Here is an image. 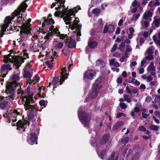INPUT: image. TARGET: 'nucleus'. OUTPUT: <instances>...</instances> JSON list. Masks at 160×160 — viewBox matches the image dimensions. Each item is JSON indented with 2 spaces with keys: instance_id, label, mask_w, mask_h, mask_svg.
Segmentation results:
<instances>
[{
  "instance_id": "obj_1",
  "label": "nucleus",
  "mask_w": 160,
  "mask_h": 160,
  "mask_svg": "<svg viewBox=\"0 0 160 160\" xmlns=\"http://www.w3.org/2000/svg\"><path fill=\"white\" fill-rule=\"evenodd\" d=\"M56 2L53 3L51 6V8L57 6L55 9L58 12H56L54 14L55 17H60L63 18L66 24H69L71 22L72 18L75 16V13H77L78 10L81 9L80 6H77L76 7L68 10L65 8L64 5L65 0H56Z\"/></svg>"
},
{
  "instance_id": "obj_2",
  "label": "nucleus",
  "mask_w": 160,
  "mask_h": 160,
  "mask_svg": "<svg viewBox=\"0 0 160 160\" xmlns=\"http://www.w3.org/2000/svg\"><path fill=\"white\" fill-rule=\"evenodd\" d=\"M28 0H25L19 6L18 8L13 13L12 16L11 17L10 16L7 17L5 20H4V24L1 26V29L0 32V37H2L4 32L5 31L6 29L8 27L9 28L8 30L9 29L10 30H14L12 26L11 25L12 23L11 22L12 21L13 19L15 16H17L19 15L21 12H24L28 7L27 4H26V2Z\"/></svg>"
},
{
  "instance_id": "obj_3",
  "label": "nucleus",
  "mask_w": 160,
  "mask_h": 160,
  "mask_svg": "<svg viewBox=\"0 0 160 160\" xmlns=\"http://www.w3.org/2000/svg\"><path fill=\"white\" fill-rule=\"evenodd\" d=\"M20 52H17V54H19ZM20 56L19 55L17 56L15 55L13 56L11 55L12 53H9L8 55L4 56V62H8L13 63V64L17 66V68H18L20 66L21 64L23 62L24 60L26 58H28V54L25 51H23Z\"/></svg>"
},
{
  "instance_id": "obj_4",
  "label": "nucleus",
  "mask_w": 160,
  "mask_h": 160,
  "mask_svg": "<svg viewBox=\"0 0 160 160\" xmlns=\"http://www.w3.org/2000/svg\"><path fill=\"white\" fill-rule=\"evenodd\" d=\"M6 93L8 95L5 97H1L0 98V108L2 109L5 108L8 105H10L15 98V92L13 90H10L6 89L5 91Z\"/></svg>"
},
{
  "instance_id": "obj_5",
  "label": "nucleus",
  "mask_w": 160,
  "mask_h": 160,
  "mask_svg": "<svg viewBox=\"0 0 160 160\" xmlns=\"http://www.w3.org/2000/svg\"><path fill=\"white\" fill-rule=\"evenodd\" d=\"M31 21V19L29 18L28 19L27 23L22 25L21 26H19L21 28L20 33L22 41L25 40L30 32L31 29L30 28L31 26L30 23Z\"/></svg>"
},
{
  "instance_id": "obj_6",
  "label": "nucleus",
  "mask_w": 160,
  "mask_h": 160,
  "mask_svg": "<svg viewBox=\"0 0 160 160\" xmlns=\"http://www.w3.org/2000/svg\"><path fill=\"white\" fill-rule=\"evenodd\" d=\"M83 107H80L78 111V117L82 124L85 127H88L89 125L90 118L88 114L83 110Z\"/></svg>"
},
{
  "instance_id": "obj_7",
  "label": "nucleus",
  "mask_w": 160,
  "mask_h": 160,
  "mask_svg": "<svg viewBox=\"0 0 160 160\" xmlns=\"http://www.w3.org/2000/svg\"><path fill=\"white\" fill-rule=\"evenodd\" d=\"M20 114L19 112L16 110L9 109L7 110L5 114L3 115L5 118H7V122L10 123L11 122H14L17 121L18 115Z\"/></svg>"
},
{
  "instance_id": "obj_8",
  "label": "nucleus",
  "mask_w": 160,
  "mask_h": 160,
  "mask_svg": "<svg viewBox=\"0 0 160 160\" xmlns=\"http://www.w3.org/2000/svg\"><path fill=\"white\" fill-rule=\"evenodd\" d=\"M18 73L14 74L12 77V81L10 82H8L6 86V89H8L10 90H13L15 92V89L17 86H18L20 80V72L18 70Z\"/></svg>"
},
{
  "instance_id": "obj_9",
  "label": "nucleus",
  "mask_w": 160,
  "mask_h": 160,
  "mask_svg": "<svg viewBox=\"0 0 160 160\" xmlns=\"http://www.w3.org/2000/svg\"><path fill=\"white\" fill-rule=\"evenodd\" d=\"M22 100L25 102L24 106L25 110H30L31 111H32L35 109L34 106L30 104V103H33L34 102L33 99L32 95L22 97Z\"/></svg>"
},
{
  "instance_id": "obj_10",
  "label": "nucleus",
  "mask_w": 160,
  "mask_h": 160,
  "mask_svg": "<svg viewBox=\"0 0 160 160\" xmlns=\"http://www.w3.org/2000/svg\"><path fill=\"white\" fill-rule=\"evenodd\" d=\"M54 26L52 25L49 28V31H51L50 32H48V34L45 37V38L48 40L50 37L53 35L59 37L60 39H66L67 38V36L66 35L64 34H61L60 32L59 31L58 29L57 28H53Z\"/></svg>"
},
{
  "instance_id": "obj_11",
  "label": "nucleus",
  "mask_w": 160,
  "mask_h": 160,
  "mask_svg": "<svg viewBox=\"0 0 160 160\" xmlns=\"http://www.w3.org/2000/svg\"><path fill=\"white\" fill-rule=\"evenodd\" d=\"M74 18V20L73 21V23L71 26V28L72 30L76 29L75 31H74L73 32L75 33L76 36L77 37V40L79 41V37H78L81 35L80 29L82 25L78 24L79 22V20L78 18Z\"/></svg>"
},
{
  "instance_id": "obj_12",
  "label": "nucleus",
  "mask_w": 160,
  "mask_h": 160,
  "mask_svg": "<svg viewBox=\"0 0 160 160\" xmlns=\"http://www.w3.org/2000/svg\"><path fill=\"white\" fill-rule=\"evenodd\" d=\"M99 80V79H98L96 80L93 84L92 90L89 94V96L91 98L96 97L98 94V91L102 87L101 84L98 83V81Z\"/></svg>"
},
{
  "instance_id": "obj_13",
  "label": "nucleus",
  "mask_w": 160,
  "mask_h": 160,
  "mask_svg": "<svg viewBox=\"0 0 160 160\" xmlns=\"http://www.w3.org/2000/svg\"><path fill=\"white\" fill-rule=\"evenodd\" d=\"M96 73L94 70L89 69L86 71L84 74V78L89 80H92L95 76Z\"/></svg>"
},
{
  "instance_id": "obj_14",
  "label": "nucleus",
  "mask_w": 160,
  "mask_h": 160,
  "mask_svg": "<svg viewBox=\"0 0 160 160\" xmlns=\"http://www.w3.org/2000/svg\"><path fill=\"white\" fill-rule=\"evenodd\" d=\"M16 124L18 129L19 130H21V129H22L23 131H25V128L26 127L27 125L29 124V122L28 121L24 120L23 121L19 120Z\"/></svg>"
},
{
  "instance_id": "obj_15",
  "label": "nucleus",
  "mask_w": 160,
  "mask_h": 160,
  "mask_svg": "<svg viewBox=\"0 0 160 160\" xmlns=\"http://www.w3.org/2000/svg\"><path fill=\"white\" fill-rule=\"evenodd\" d=\"M65 43L66 44L68 43V47L69 48H74L76 46V42L72 37L67 38L65 40Z\"/></svg>"
},
{
  "instance_id": "obj_16",
  "label": "nucleus",
  "mask_w": 160,
  "mask_h": 160,
  "mask_svg": "<svg viewBox=\"0 0 160 160\" xmlns=\"http://www.w3.org/2000/svg\"><path fill=\"white\" fill-rule=\"evenodd\" d=\"M102 148V145H100L99 147L97 145L96 146V149L97 152L98 154V156L102 159H105L106 157L107 153V152L106 150H104L102 152L100 155H99V149L101 150Z\"/></svg>"
},
{
  "instance_id": "obj_17",
  "label": "nucleus",
  "mask_w": 160,
  "mask_h": 160,
  "mask_svg": "<svg viewBox=\"0 0 160 160\" xmlns=\"http://www.w3.org/2000/svg\"><path fill=\"white\" fill-rule=\"evenodd\" d=\"M62 72L61 74V79L60 80V84L61 85L65 80L68 78V74L65 72H66V68L64 67L61 69Z\"/></svg>"
},
{
  "instance_id": "obj_18",
  "label": "nucleus",
  "mask_w": 160,
  "mask_h": 160,
  "mask_svg": "<svg viewBox=\"0 0 160 160\" xmlns=\"http://www.w3.org/2000/svg\"><path fill=\"white\" fill-rule=\"evenodd\" d=\"M12 69V68L9 64H4L1 67L0 69L1 73L3 74L2 76L4 78L6 76V74L7 73V72H6V73H4L5 72L6 70H10Z\"/></svg>"
},
{
  "instance_id": "obj_19",
  "label": "nucleus",
  "mask_w": 160,
  "mask_h": 160,
  "mask_svg": "<svg viewBox=\"0 0 160 160\" xmlns=\"http://www.w3.org/2000/svg\"><path fill=\"white\" fill-rule=\"evenodd\" d=\"M114 30L115 27L112 24H109L108 25H105L104 28L103 32L111 33L114 31Z\"/></svg>"
},
{
  "instance_id": "obj_20",
  "label": "nucleus",
  "mask_w": 160,
  "mask_h": 160,
  "mask_svg": "<svg viewBox=\"0 0 160 160\" xmlns=\"http://www.w3.org/2000/svg\"><path fill=\"white\" fill-rule=\"evenodd\" d=\"M37 139V137L35 133H31L30 137L28 139L27 141L28 143L30 145H33Z\"/></svg>"
},
{
  "instance_id": "obj_21",
  "label": "nucleus",
  "mask_w": 160,
  "mask_h": 160,
  "mask_svg": "<svg viewBox=\"0 0 160 160\" xmlns=\"http://www.w3.org/2000/svg\"><path fill=\"white\" fill-rule=\"evenodd\" d=\"M25 19L24 18H22V17H19L17 18V23L16 24V25L14 24L13 25V28L14 30H17V25H18V26H19V25L21 24L20 26H21L23 24H25L27 23L28 20L26 22H25V23H23Z\"/></svg>"
},
{
  "instance_id": "obj_22",
  "label": "nucleus",
  "mask_w": 160,
  "mask_h": 160,
  "mask_svg": "<svg viewBox=\"0 0 160 160\" xmlns=\"http://www.w3.org/2000/svg\"><path fill=\"white\" fill-rule=\"evenodd\" d=\"M52 15L49 14L48 15V18L45 20L44 22L42 23L43 26L49 25L50 24L54 23V20L51 18Z\"/></svg>"
},
{
  "instance_id": "obj_23",
  "label": "nucleus",
  "mask_w": 160,
  "mask_h": 160,
  "mask_svg": "<svg viewBox=\"0 0 160 160\" xmlns=\"http://www.w3.org/2000/svg\"><path fill=\"white\" fill-rule=\"evenodd\" d=\"M53 47L56 49H61L63 46V43L61 42H58L57 41L53 42Z\"/></svg>"
},
{
  "instance_id": "obj_24",
  "label": "nucleus",
  "mask_w": 160,
  "mask_h": 160,
  "mask_svg": "<svg viewBox=\"0 0 160 160\" xmlns=\"http://www.w3.org/2000/svg\"><path fill=\"white\" fill-rule=\"evenodd\" d=\"M39 80V77L37 75H36L32 80H31V79H30L28 81H27V82L28 84H34L36 82H38Z\"/></svg>"
},
{
  "instance_id": "obj_25",
  "label": "nucleus",
  "mask_w": 160,
  "mask_h": 160,
  "mask_svg": "<svg viewBox=\"0 0 160 160\" xmlns=\"http://www.w3.org/2000/svg\"><path fill=\"white\" fill-rule=\"evenodd\" d=\"M153 11H147L144 13L142 18L145 20H148L149 18L151 17L152 15Z\"/></svg>"
},
{
  "instance_id": "obj_26",
  "label": "nucleus",
  "mask_w": 160,
  "mask_h": 160,
  "mask_svg": "<svg viewBox=\"0 0 160 160\" xmlns=\"http://www.w3.org/2000/svg\"><path fill=\"white\" fill-rule=\"evenodd\" d=\"M118 157L117 154L114 152H112L110 154V156L106 160H118Z\"/></svg>"
},
{
  "instance_id": "obj_27",
  "label": "nucleus",
  "mask_w": 160,
  "mask_h": 160,
  "mask_svg": "<svg viewBox=\"0 0 160 160\" xmlns=\"http://www.w3.org/2000/svg\"><path fill=\"white\" fill-rule=\"evenodd\" d=\"M109 137L110 135L109 134L105 135L100 140V143L102 144H105L108 141Z\"/></svg>"
},
{
  "instance_id": "obj_28",
  "label": "nucleus",
  "mask_w": 160,
  "mask_h": 160,
  "mask_svg": "<svg viewBox=\"0 0 160 160\" xmlns=\"http://www.w3.org/2000/svg\"><path fill=\"white\" fill-rule=\"evenodd\" d=\"M146 20L142 18L141 21V23L142 27V28H141V29L144 28H147L149 25V22Z\"/></svg>"
},
{
  "instance_id": "obj_29",
  "label": "nucleus",
  "mask_w": 160,
  "mask_h": 160,
  "mask_svg": "<svg viewBox=\"0 0 160 160\" xmlns=\"http://www.w3.org/2000/svg\"><path fill=\"white\" fill-rule=\"evenodd\" d=\"M32 71H23V75L24 78H31L32 75Z\"/></svg>"
},
{
  "instance_id": "obj_30",
  "label": "nucleus",
  "mask_w": 160,
  "mask_h": 160,
  "mask_svg": "<svg viewBox=\"0 0 160 160\" xmlns=\"http://www.w3.org/2000/svg\"><path fill=\"white\" fill-rule=\"evenodd\" d=\"M109 65L110 66L113 65L116 67H118L119 66V63L116 61V60L114 58H112L109 61Z\"/></svg>"
},
{
  "instance_id": "obj_31",
  "label": "nucleus",
  "mask_w": 160,
  "mask_h": 160,
  "mask_svg": "<svg viewBox=\"0 0 160 160\" xmlns=\"http://www.w3.org/2000/svg\"><path fill=\"white\" fill-rule=\"evenodd\" d=\"M152 98L154 100L152 101V103H155L156 102H160V96L158 95L153 94L152 95Z\"/></svg>"
},
{
  "instance_id": "obj_32",
  "label": "nucleus",
  "mask_w": 160,
  "mask_h": 160,
  "mask_svg": "<svg viewBox=\"0 0 160 160\" xmlns=\"http://www.w3.org/2000/svg\"><path fill=\"white\" fill-rule=\"evenodd\" d=\"M97 65L100 68H104L105 65V62L101 60H98L96 62Z\"/></svg>"
},
{
  "instance_id": "obj_33",
  "label": "nucleus",
  "mask_w": 160,
  "mask_h": 160,
  "mask_svg": "<svg viewBox=\"0 0 160 160\" xmlns=\"http://www.w3.org/2000/svg\"><path fill=\"white\" fill-rule=\"evenodd\" d=\"M154 65V62H151L150 65L147 68V71H156L155 67Z\"/></svg>"
},
{
  "instance_id": "obj_34",
  "label": "nucleus",
  "mask_w": 160,
  "mask_h": 160,
  "mask_svg": "<svg viewBox=\"0 0 160 160\" xmlns=\"http://www.w3.org/2000/svg\"><path fill=\"white\" fill-rule=\"evenodd\" d=\"M88 45L91 48H94L97 47L98 43L96 42L91 41L88 42Z\"/></svg>"
},
{
  "instance_id": "obj_35",
  "label": "nucleus",
  "mask_w": 160,
  "mask_h": 160,
  "mask_svg": "<svg viewBox=\"0 0 160 160\" xmlns=\"http://www.w3.org/2000/svg\"><path fill=\"white\" fill-rule=\"evenodd\" d=\"M148 9L150 11H153L154 9V7L155 6V2H153L152 1H151L148 3Z\"/></svg>"
},
{
  "instance_id": "obj_36",
  "label": "nucleus",
  "mask_w": 160,
  "mask_h": 160,
  "mask_svg": "<svg viewBox=\"0 0 160 160\" xmlns=\"http://www.w3.org/2000/svg\"><path fill=\"white\" fill-rule=\"evenodd\" d=\"M156 45L160 47V39H158L156 35H154L152 37Z\"/></svg>"
},
{
  "instance_id": "obj_37",
  "label": "nucleus",
  "mask_w": 160,
  "mask_h": 160,
  "mask_svg": "<svg viewBox=\"0 0 160 160\" xmlns=\"http://www.w3.org/2000/svg\"><path fill=\"white\" fill-rule=\"evenodd\" d=\"M32 70V68L31 65L29 63H27L23 69V71H27L31 72Z\"/></svg>"
},
{
  "instance_id": "obj_38",
  "label": "nucleus",
  "mask_w": 160,
  "mask_h": 160,
  "mask_svg": "<svg viewBox=\"0 0 160 160\" xmlns=\"http://www.w3.org/2000/svg\"><path fill=\"white\" fill-rule=\"evenodd\" d=\"M123 125V123L122 122H119L116 123L114 126L113 129L114 130L118 128Z\"/></svg>"
},
{
  "instance_id": "obj_39",
  "label": "nucleus",
  "mask_w": 160,
  "mask_h": 160,
  "mask_svg": "<svg viewBox=\"0 0 160 160\" xmlns=\"http://www.w3.org/2000/svg\"><path fill=\"white\" fill-rule=\"evenodd\" d=\"M49 61H49H47L46 62L45 64L47 66H48V68H51L53 66L52 63V62L53 61V58L51 56V57Z\"/></svg>"
},
{
  "instance_id": "obj_40",
  "label": "nucleus",
  "mask_w": 160,
  "mask_h": 160,
  "mask_svg": "<svg viewBox=\"0 0 160 160\" xmlns=\"http://www.w3.org/2000/svg\"><path fill=\"white\" fill-rule=\"evenodd\" d=\"M59 81V79L58 77H57L53 78L52 81V84L53 86V89L57 87L56 86V84Z\"/></svg>"
},
{
  "instance_id": "obj_41",
  "label": "nucleus",
  "mask_w": 160,
  "mask_h": 160,
  "mask_svg": "<svg viewBox=\"0 0 160 160\" xmlns=\"http://www.w3.org/2000/svg\"><path fill=\"white\" fill-rule=\"evenodd\" d=\"M125 46V44L123 42H121L120 45L118 48V49L121 51L122 52L124 50V48Z\"/></svg>"
},
{
  "instance_id": "obj_42",
  "label": "nucleus",
  "mask_w": 160,
  "mask_h": 160,
  "mask_svg": "<svg viewBox=\"0 0 160 160\" xmlns=\"http://www.w3.org/2000/svg\"><path fill=\"white\" fill-rule=\"evenodd\" d=\"M139 153H136L133 155L132 160H138L139 158Z\"/></svg>"
},
{
  "instance_id": "obj_43",
  "label": "nucleus",
  "mask_w": 160,
  "mask_h": 160,
  "mask_svg": "<svg viewBox=\"0 0 160 160\" xmlns=\"http://www.w3.org/2000/svg\"><path fill=\"white\" fill-rule=\"evenodd\" d=\"M142 34V36L145 38H147L148 36V32L145 31L144 32H141L138 34V38L140 37V35Z\"/></svg>"
},
{
  "instance_id": "obj_44",
  "label": "nucleus",
  "mask_w": 160,
  "mask_h": 160,
  "mask_svg": "<svg viewBox=\"0 0 160 160\" xmlns=\"http://www.w3.org/2000/svg\"><path fill=\"white\" fill-rule=\"evenodd\" d=\"M21 84H19L18 86H17V87H19V88L18 89V93L19 94H21L22 95L24 93V92L23 90H22L21 88Z\"/></svg>"
},
{
  "instance_id": "obj_45",
  "label": "nucleus",
  "mask_w": 160,
  "mask_h": 160,
  "mask_svg": "<svg viewBox=\"0 0 160 160\" xmlns=\"http://www.w3.org/2000/svg\"><path fill=\"white\" fill-rule=\"evenodd\" d=\"M154 23L157 27L160 25V18L156 19L154 20Z\"/></svg>"
},
{
  "instance_id": "obj_46",
  "label": "nucleus",
  "mask_w": 160,
  "mask_h": 160,
  "mask_svg": "<svg viewBox=\"0 0 160 160\" xmlns=\"http://www.w3.org/2000/svg\"><path fill=\"white\" fill-rule=\"evenodd\" d=\"M158 127L156 125H151L150 126V128L154 131H158Z\"/></svg>"
},
{
  "instance_id": "obj_47",
  "label": "nucleus",
  "mask_w": 160,
  "mask_h": 160,
  "mask_svg": "<svg viewBox=\"0 0 160 160\" xmlns=\"http://www.w3.org/2000/svg\"><path fill=\"white\" fill-rule=\"evenodd\" d=\"M92 12L94 14H99L100 12V10L98 8H94L92 10Z\"/></svg>"
},
{
  "instance_id": "obj_48",
  "label": "nucleus",
  "mask_w": 160,
  "mask_h": 160,
  "mask_svg": "<svg viewBox=\"0 0 160 160\" xmlns=\"http://www.w3.org/2000/svg\"><path fill=\"white\" fill-rule=\"evenodd\" d=\"M140 3L139 2H137L136 0L134 1L132 3V7H137L140 5Z\"/></svg>"
},
{
  "instance_id": "obj_49",
  "label": "nucleus",
  "mask_w": 160,
  "mask_h": 160,
  "mask_svg": "<svg viewBox=\"0 0 160 160\" xmlns=\"http://www.w3.org/2000/svg\"><path fill=\"white\" fill-rule=\"evenodd\" d=\"M138 130L141 132H145L146 131V128L142 125H140L138 128Z\"/></svg>"
},
{
  "instance_id": "obj_50",
  "label": "nucleus",
  "mask_w": 160,
  "mask_h": 160,
  "mask_svg": "<svg viewBox=\"0 0 160 160\" xmlns=\"http://www.w3.org/2000/svg\"><path fill=\"white\" fill-rule=\"evenodd\" d=\"M145 57L146 59L148 60H151L153 59L154 56L152 54L147 55Z\"/></svg>"
},
{
  "instance_id": "obj_51",
  "label": "nucleus",
  "mask_w": 160,
  "mask_h": 160,
  "mask_svg": "<svg viewBox=\"0 0 160 160\" xmlns=\"http://www.w3.org/2000/svg\"><path fill=\"white\" fill-rule=\"evenodd\" d=\"M118 46V45L117 43L114 44L113 47L111 48V52H115Z\"/></svg>"
},
{
  "instance_id": "obj_52",
  "label": "nucleus",
  "mask_w": 160,
  "mask_h": 160,
  "mask_svg": "<svg viewBox=\"0 0 160 160\" xmlns=\"http://www.w3.org/2000/svg\"><path fill=\"white\" fill-rule=\"evenodd\" d=\"M108 4L107 3H103L101 5V9L102 10H104L108 7Z\"/></svg>"
},
{
  "instance_id": "obj_53",
  "label": "nucleus",
  "mask_w": 160,
  "mask_h": 160,
  "mask_svg": "<svg viewBox=\"0 0 160 160\" xmlns=\"http://www.w3.org/2000/svg\"><path fill=\"white\" fill-rule=\"evenodd\" d=\"M126 52H131L132 51V48L129 45H127L126 46Z\"/></svg>"
},
{
  "instance_id": "obj_54",
  "label": "nucleus",
  "mask_w": 160,
  "mask_h": 160,
  "mask_svg": "<svg viewBox=\"0 0 160 160\" xmlns=\"http://www.w3.org/2000/svg\"><path fill=\"white\" fill-rule=\"evenodd\" d=\"M123 97L125 98V101H126L128 103H130L131 102V99L128 97L127 95H124Z\"/></svg>"
},
{
  "instance_id": "obj_55",
  "label": "nucleus",
  "mask_w": 160,
  "mask_h": 160,
  "mask_svg": "<svg viewBox=\"0 0 160 160\" xmlns=\"http://www.w3.org/2000/svg\"><path fill=\"white\" fill-rule=\"evenodd\" d=\"M153 53V50L151 48H148L146 52V54L147 55L152 54Z\"/></svg>"
},
{
  "instance_id": "obj_56",
  "label": "nucleus",
  "mask_w": 160,
  "mask_h": 160,
  "mask_svg": "<svg viewBox=\"0 0 160 160\" xmlns=\"http://www.w3.org/2000/svg\"><path fill=\"white\" fill-rule=\"evenodd\" d=\"M129 138L128 137H125L122 138V142L124 144L127 143L128 141Z\"/></svg>"
},
{
  "instance_id": "obj_57",
  "label": "nucleus",
  "mask_w": 160,
  "mask_h": 160,
  "mask_svg": "<svg viewBox=\"0 0 160 160\" xmlns=\"http://www.w3.org/2000/svg\"><path fill=\"white\" fill-rule=\"evenodd\" d=\"M121 108L122 109H124L127 108V106L124 102H121L120 104Z\"/></svg>"
},
{
  "instance_id": "obj_58",
  "label": "nucleus",
  "mask_w": 160,
  "mask_h": 160,
  "mask_svg": "<svg viewBox=\"0 0 160 160\" xmlns=\"http://www.w3.org/2000/svg\"><path fill=\"white\" fill-rule=\"evenodd\" d=\"M112 56L115 57L119 58L121 56V54L118 52H115L112 54Z\"/></svg>"
},
{
  "instance_id": "obj_59",
  "label": "nucleus",
  "mask_w": 160,
  "mask_h": 160,
  "mask_svg": "<svg viewBox=\"0 0 160 160\" xmlns=\"http://www.w3.org/2000/svg\"><path fill=\"white\" fill-rule=\"evenodd\" d=\"M138 72L140 74H142L144 72V69L143 68H138Z\"/></svg>"
},
{
  "instance_id": "obj_60",
  "label": "nucleus",
  "mask_w": 160,
  "mask_h": 160,
  "mask_svg": "<svg viewBox=\"0 0 160 160\" xmlns=\"http://www.w3.org/2000/svg\"><path fill=\"white\" fill-rule=\"evenodd\" d=\"M148 72L150 73V74L153 76H155L156 75V71H147Z\"/></svg>"
},
{
  "instance_id": "obj_61",
  "label": "nucleus",
  "mask_w": 160,
  "mask_h": 160,
  "mask_svg": "<svg viewBox=\"0 0 160 160\" xmlns=\"http://www.w3.org/2000/svg\"><path fill=\"white\" fill-rule=\"evenodd\" d=\"M142 117L144 118H147V117L149 116L148 114L144 112H142Z\"/></svg>"
},
{
  "instance_id": "obj_62",
  "label": "nucleus",
  "mask_w": 160,
  "mask_h": 160,
  "mask_svg": "<svg viewBox=\"0 0 160 160\" xmlns=\"http://www.w3.org/2000/svg\"><path fill=\"white\" fill-rule=\"evenodd\" d=\"M145 58L142 60L141 63V67H143L145 64L147 62V61Z\"/></svg>"
},
{
  "instance_id": "obj_63",
  "label": "nucleus",
  "mask_w": 160,
  "mask_h": 160,
  "mask_svg": "<svg viewBox=\"0 0 160 160\" xmlns=\"http://www.w3.org/2000/svg\"><path fill=\"white\" fill-rule=\"evenodd\" d=\"M39 103L40 106H44L45 105V101L43 100H42L39 101Z\"/></svg>"
},
{
  "instance_id": "obj_64",
  "label": "nucleus",
  "mask_w": 160,
  "mask_h": 160,
  "mask_svg": "<svg viewBox=\"0 0 160 160\" xmlns=\"http://www.w3.org/2000/svg\"><path fill=\"white\" fill-rule=\"evenodd\" d=\"M152 78L150 75H148L147 76V81L148 82H150L152 81Z\"/></svg>"
}]
</instances>
